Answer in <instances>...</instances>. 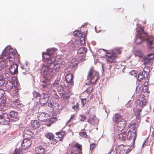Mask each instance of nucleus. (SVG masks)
Masks as SVG:
<instances>
[{
  "label": "nucleus",
  "mask_w": 154,
  "mask_h": 154,
  "mask_svg": "<svg viewBox=\"0 0 154 154\" xmlns=\"http://www.w3.org/2000/svg\"><path fill=\"white\" fill-rule=\"evenodd\" d=\"M137 136V133L136 131H131L129 130L127 134V138L129 140H131L132 145L134 144L136 138Z\"/></svg>",
  "instance_id": "12"
},
{
  "label": "nucleus",
  "mask_w": 154,
  "mask_h": 154,
  "mask_svg": "<svg viewBox=\"0 0 154 154\" xmlns=\"http://www.w3.org/2000/svg\"><path fill=\"white\" fill-rule=\"evenodd\" d=\"M79 135L83 138H86L87 137V135L85 132H81L79 133Z\"/></svg>",
  "instance_id": "42"
},
{
  "label": "nucleus",
  "mask_w": 154,
  "mask_h": 154,
  "mask_svg": "<svg viewBox=\"0 0 154 154\" xmlns=\"http://www.w3.org/2000/svg\"><path fill=\"white\" fill-rule=\"evenodd\" d=\"M122 119V116L119 114L116 113L114 114L112 117V120L116 123H117Z\"/></svg>",
  "instance_id": "21"
},
{
  "label": "nucleus",
  "mask_w": 154,
  "mask_h": 154,
  "mask_svg": "<svg viewBox=\"0 0 154 154\" xmlns=\"http://www.w3.org/2000/svg\"><path fill=\"white\" fill-rule=\"evenodd\" d=\"M53 97L56 99L57 100H58L60 98L59 96L57 95V94L54 96H53Z\"/></svg>",
  "instance_id": "63"
},
{
  "label": "nucleus",
  "mask_w": 154,
  "mask_h": 154,
  "mask_svg": "<svg viewBox=\"0 0 154 154\" xmlns=\"http://www.w3.org/2000/svg\"><path fill=\"white\" fill-rule=\"evenodd\" d=\"M54 104V102L53 100H50L48 102V105L49 107H52Z\"/></svg>",
  "instance_id": "54"
},
{
  "label": "nucleus",
  "mask_w": 154,
  "mask_h": 154,
  "mask_svg": "<svg viewBox=\"0 0 154 154\" xmlns=\"http://www.w3.org/2000/svg\"><path fill=\"white\" fill-rule=\"evenodd\" d=\"M138 125L137 124L135 123H130L128 125V127L130 129L129 130L133 131H136V130L137 129Z\"/></svg>",
  "instance_id": "23"
},
{
  "label": "nucleus",
  "mask_w": 154,
  "mask_h": 154,
  "mask_svg": "<svg viewBox=\"0 0 154 154\" xmlns=\"http://www.w3.org/2000/svg\"><path fill=\"white\" fill-rule=\"evenodd\" d=\"M60 77H57L55 80L54 82L53 85V86L54 87L57 88L59 85L60 79Z\"/></svg>",
  "instance_id": "36"
},
{
  "label": "nucleus",
  "mask_w": 154,
  "mask_h": 154,
  "mask_svg": "<svg viewBox=\"0 0 154 154\" xmlns=\"http://www.w3.org/2000/svg\"><path fill=\"white\" fill-rule=\"evenodd\" d=\"M94 90V88L93 87L91 86L89 87L86 90V91L87 93H91Z\"/></svg>",
  "instance_id": "46"
},
{
  "label": "nucleus",
  "mask_w": 154,
  "mask_h": 154,
  "mask_svg": "<svg viewBox=\"0 0 154 154\" xmlns=\"http://www.w3.org/2000/svg\"><path fill=\"white\" fill-rule=\"evenodd\" d=\"M144 97L145 96L142 94H140L136 96L137 103L140 107L143 108L147 103V101Z\"/></svg>",
  "instance_id": "7"
},
{
  "label": "nucleus",
  "mask_w": 154,
  "mask_h": 154,
  "mask_svg": "<svg viewBox=\"0 0 154 154\" xmlns=\"http://www.w3.org/2000/svg\"><path fill=\"white\" fill-rule=\"evenodd\" d=\"M57 49L55 48H52V49L48 50V52L49 53H42V57L44 61L48 62V63L51 62V61H53L52 60H51V56L50 53H53L54 51H56Z\"/></svg>",
  "instance_id": "8"
},
{
  "label": "nucleus",
  "mask_w": 154,
  "mask_h": 154,
  "mask_svg": "<svg viewBox=\"0 0 154 154\" xmlns=\"http://www.w3.org/2000/svg\"><path fill=\"white\" fill-rule=\"evenodd\" d=\"M87 77L91 83L94 84L100 78L98 72L94 69V67H91L89 70Z\"/></svg>",
  "instance_id": "2"
},
{
  "label": "nucleus",
  "mask_w": 154,
  "mask_h": 154,
  "mask_svg": "<svg viewBox=\"0 0 154 154\" xmlns=\"http://www.w3.org/2000/svg\"><path fill=\"white\" fill-rule=\"evenodd\" d=\"M35 151L38 154H44L45 150L44 148L42 146H38L35 149Z\"/></svg>",
  "instance_id": "25"
},
{
  "label": "nucleus",
  "mask_w": 154,
  "mask_h": 154,
  "mask_svg": "<svg viewBox=\"0 0 154 154\" xmlns=\"http://www.w3.org/2000/svg\"><path fill=\"white\" fill-rule=\"evenodd\" d=\"M127 136V131H124L119 134L118 137L121 140L124 141L126 139Z\"/></svg>",
  "instance_id": "30"
},
{
  "label": "nucleus",
  "mask_w": 154,
  "mask_h": 154,
  "mask_svg": "<svg viewBox=\"0 0 154 154\" xmlns=\"http://www.w3.org/2000/svg\"><path fill=\"white\" fill-rule=\"evenodd\" d=\"M88 122L90 123L95 124L97 122V120L95 116H91L89 118Z\"/></svg>",
  "instance_id": "26"
},
{
  "label": "nucleus",
  "mask_w": 154,
  "mask_h": 154,
  "mask_svg": "<svg viewBox=\"0 0 154 154\" xmlns=\"http://www.w3.org/2000/svg\"><path fill=\"white\" fill-rule=\"evenodd\" d=\"M65 79L67 83H69L72 85H73V75L72 73H69L66 75Z\"/></svg>",
  "instance_id": "18"
},
{
  "label": "nucleus",
  "mask_w": 154,
  "mask_h": 154,
  "mask_svg": "<svg viewBox=\"0 0 154 154\" xmlns=\"http://www.w3.org/2000/svg\"><path fill=\"white\" fill-rule=\"evenodd\" d=\"M4 83V80L3 77L0 75V87L3 85Z\"/></svg>",
  "instance_id": "50"
},
{
  "label": "nucleus",
  "mask_w": 154,
  "mask_h": 154,
  "mask_svg": "<svg viewBox=\"0 0 154 154\" xmlns=\"http://www.w3.org/2000/svg\"><path fill=\"white\" fill-rule=\"evenodd\" d=\"M40 126V122L38 121L34 120L32 121L31 127L32 129H36L38 128Z\"/></svg>",
  "instance_id": "20"
},
{
  "label": "nucleus",
  "mask_w": 154,
  "mask_h": 154,
  "mask_svg": "<svg viewBox=\"0 0 154 154\" xmlns=\"http://www.w3.org/2000/svg\"><path fill=\"white\" fill-rule=\"evenodd\" d=\"M147 44L148 45H150L151 46L152 44V41L149 40L147 42Z\"/></svg>",
  "instance_id": "62"
},
{
  "label": "nucleus",
  "mask_w": 154,
  "mask_h": 154,
  "mask_svg": "<svg viewBox=\"0 0 154 154\" xmlns=\"http://www.w3.org/2000/svg\"><path fill=\"white\" fill-rule=\"evenodd\" d=\"M126 146L124 145H121L116 147L115 150L117 154H126L125 153Z\"/></svg>",
  "instance_id": "15"
},
{
  "label": "nucleus",
  "mask_w": 154,
  "mask_h": 154,
  "mask_svg": "<svg viewBox=\"0 0 154 154\" xmlns=\"http://www.w3.org/2000/svg\"><path fill=\"white\" fill-rule=\"evenodd\" d=\"M140 121V115H138L136 117V121L137 122H139Z\"/></svg>",
  "instance_id": "61"
},
{
  "label": "nucleus",
  "mask_w": 154,
  "mask_h": 154,
  "mask_svg": "<svg viewBox=\"0 0 154 154\" xmlns=\"http://www.w3.org/2000/svg\"><path fill=\"white\" fill-rule=\"evenodd\" d=\"M96 144L92 143L90 145V150H92L96 147Z\"/></svg>",
  "instance_id": "51"
},
{
  "label": "nucleus",
  "mask_w": 154,
  "mask_h": 154,
  "mask_svg": "<svg viewBox=\"0 0 154 154\" xmlns=\"http://www.w3.org/2000/svg\"><path fill=\"white\" fill-rule=\"evenodd\" d=\"M129 73L131 75L135 76L137 75V72L136 71L132 70Z\"/></svg>",
  "instance_id": "55"
},
{
  "label": "nucleus",
  "mask_w": 154,
  "mask_h": 154,
  "mask_svg": "<svg viewBox=\"0 0 154 154\" xmlns=\"http://www.w3.org/2000/svg\"><path fill=\"white\" fill-rule=\"evenodd\" d=\"M146 57L149 59L150 60H152L154 58V54L151 53L148 55Z\"/></svg>",
  "instance_id": "45"
},
{
  "label": "nucleus",
  "mask_w": 154,
  "mask_h": 154,
  "mask_svg": "<svg viewBox=\"0 0 154 154\" xmlns=\"http://www.w3.org/2000/svg\"><path fill=\"white\" fill-rule=\"evenodd\" d=\"M81 119H80V120L82 121H84L86 119V116L84 115H81L80 116Z\"/></svg>",
  "instance_id": "57"
},
{
  "label": "nucleus",
  "mask_w": 154,
  "mask_h": 154,
  "mask_svg": "<svg viewBox=\"0 0 154 154\" xmlns=\"http://www.w3.org/2000/svg\"><path fill=\"white\" fill-rule=\"evenodd\" d=\"M127 121L124 119H121L117 123V126L116 131L119 132L124 128L126 125Z\"/></svg>",
  "instance_id": "13"
},
{
  "label": "nucleus",
  "mask_w": 154,
  "mask_h": 154,
  "mask_svg": "<svg viewBox=\"0 0 154 154\" xmlns=\"http://www.w3.org/2000/svg\"><path fill=\"white\" fill-rule=\"evenodd\" d=\"M38 119L40 121H44L45 120V114L44 113L40 114L38 116Z\"/></svg>",
  "instance_id": "40"
},
{
  "label": "nucleus",
  "mask_w": 154,
  "mask_h": 154,
  "mask_svg": "<svg viewBox=\"0 0 154 154\" xmlns=\"http://www.w3.org/2000/svg\"><path fill=\"white\" fill-rule=\"evenodd\" d=\"M10 119L14 121L17 120L18 119V115L17 112H15V111H12L10 113Z\"/></svg>",
  "instance_id": "22"
},
{
  "label": "nucleus",
  "mask_w": 154,
  "mask_h": 154,
  "mask_svg": "<svg viewBox=\"0 0 154 154\" xmlns=\"http://www.w3.org/2000/svg\"><path fill=\"white\" fill-rule=\"evenodd\" d=\"M109 154H117V153H116V151L115 152V151L112 150L110 152Z\"/></svg>",
  "instance_id": "64"
},
{
  "label": "nucleus",
  "mask_w": 154,
  "mask_h": 154,
  "mask_svg": "<svg viewBox=\"0 0 154 154\" xmlns=\"http://www.w3.org/2000/svg\"><path fill=\"white\" fill-rule=\"evenodd\" d=\"M57 90L59 91H63V92L60 93V96L61 98L63 99H68L70 96L68 90L65 88H64L62 86L60 85L57 88Z\"/></svg>",
  "instance_id": "10"
},
{
  "label": "nucleus",
  "mask_w": 154,
  "mask_h": 154,
  "mask_svg": "<svg viewBox=\"0 0 154 154\" xmlns=\"http://www.w3.org/2000/svg\"><path fill=\"white\" fill-rule=\"evenodd\" d=\"M79 63L78 61L75 58H73L69 62L68 67L65 69L66 73L74 71Z\"/></svg>",
  "instance_id": "4"
},
{
  "label": "nucleus",
  "mask_w": 154,
  "mask_h": 154,
  "mask_svg": "<svg viewBox=\"0 0 154 154\" xmlns=\"http://www.w3.org/2000/svg\"><path fill=\"white\" fill-rule=\"evenodd\" d=\"M53 64V61H51V62L48 63L46 65L43 64L42 67L41 73L44 75L47 76L49 74V70L51 68V66Z\"/></svg>",
  "instance_id": "9"
},
{
  "label": "nucleus",
  "mask_w": 154,
  "mask_h": 154,
  "mask_svg": "<svg viewBox=\"0 0 154 154\" xmlns=\"http://www.w3.org/2000/svg\"><path fill=\"white\" fill-rule=\"evenodd\" d=\"M86 98H81V103L83 106H84L85 105L86 103Z\"/></svg>",
  "instance_id": "56"
},
{
  "label": "nucleus",
  "mask_w": 154,
  "mask_h": 154,
  "mask_svg": "<svg viewBox=\"0 0 154 154\" xmlns=\"http://www.w3.org/2000/svg\"><path fill=\"white\" fill-rule=\"evenodd\" d=\"M87 48L82 47L78 50V53L80 54H85L87 53Z\"/></svg>",
  "instance_id": "33"
},
{
  "label": "nucleus",
  "mask_w": 154,
  "mask_h": 154,
  "mask_svg": "<svg viewBox=\"0 0 154 154\" xmlns=\"http://www.w3.org/2000/svg\"><path fill=\"white\" fill-rule=\"evenodd\" d=\"M70 154H82V146L78 143L73 144L71 149Z\"/></svg>",
  "instance_id": "6"
},
{
  "label": "nucleus",
  "mask_w": 154,
  "mask_h": 154,
  "mask_svg": "<svg viewBox=\"0 0 154 154\" xmlns=\"http://www.w3.org/2000/svg\"><path fill=\"white\" fill-rule=\"evenodd\" d=\"M75 117V116L74 114L72 115L71 116V117L69 119V120L68 121V122L69 123L71 122L72 120Z\"/></svg>",
  "instance_id": "58"
},
{
  "label": "nucleus",
  "mask_w": 154,
  "mask_h": 154,
  "mask_svg": "<svg viewBox=\"0 0 154 154\" xmlns=\"http://www.w3.org/2000/svg\"><path fill=\"white\" fill-rule=\"evenodd\" d=\"M116 12L119 13H123L124 11V9L122 8H117L115 9Z\"/></svg>",
  "instance_id": "43"
},
{
  "label": "nucleus",
  "mask_w": 154,
  "mask_h": 154,
  "mask_svg": "<svg viewBox=\"0 0 154 154\" xmlns=\"http://www.w3.org/2000/svg\"><path fill=\"white\" fill-rule=\"evenodd\" d=\"M45 137L50 140H51L54 137V135L51 133L48 132L46 133L45 135Z\"/></svg>",
  "instance_id": "35"
},
{
  "label": "nucleus",
  "mask_w": 154,
  "mask_h": 154,
  "mask_svg": "<svg viewBox=\"0 0 154 154\" xmlns=\"http://www.w3.org/2000/svg\"><path fill=\"white\" fill-rule=\"evenodd\" d=\"M57 120V118L55 117H53L52 118H51L48 120L46 122V125L48 127H50L51 124L54 123Z\"/></svg>",
  "instance_id": "31"
},
{
  "label": "nucleus",
  "mask_w": 154,
  "mask_h": 154,
  "mask_svg": "<svg viewBox=\"0 0 154 154\" xmlns=\"http://www.w3.org/2000/svg\"><path fill=\"white\" fill-rule=\"evenodd\" d=\"M4 94V91L2 89H0V99L2 98Z\"/></svg>",
  "instance_id": "53"
},
{
  "label": "nucleus",
  "mask_w": 154,
  "mask_h": 154,
  "mask_svg": "<svg viewBox=\"0 0 154 154\" xmlns=\"http://www.w3.org/2000/svg\"><path fill=\"white\" fill-rule=\"evenodd\" d=\"M143 73V72H141L138 74L137 79L139 82H141L145 77Z\"/></svg>",
  "instance_id": "34"
},
{
  "label": "nucleus",
  "mask_w": 154,
  "mask_h": 154,
  "mask_svg": "<svg viewBox=\"0 0 154 154\" xmlns=\"http://www.w3.org/2000/svg\"><path fill=\"white\" fill-rule=\"evenodd\" d=\"M11 103L16 105H19L20 104V100L19 99L17 98V97H12L11 98Z\"/></svg>",
  "instance_id": "24"
},
{
  "label": "nucleus",
  "mask_w": 154,
  "mask_h": 154,
  "mask_svg": "<svg viewBox=\"0 0 154 154\" xmlns=\"http://www.w3.org/2000/svg\"><path fill=\"white\" fill-rule=\"evenodd\" d=\"M73 34L75 37H80V39L81 41L83 42H83L82 44H84L85 43V38L86 37L85 34H82V32L79 30L74 31Z\"/></svg>",
  "instance_id": "14"
},
{
  "label": "nucleus",
  "mask_w": 154,
  "mask_h": 154,
  "mask_svg": "<svg viewBox=\"0 0 154 154\" xmlns=\"http://www.w3.org/2000/svg\"><path fill=\"white\" fill-rule=\"evenodd\" d=\"M10 117H8V116L7 114L4 113L2 117V118H1V119L2 120L3 122L7 123V122H9L10 121Z\"/></svg>",
  "instance_id": "32"
},
{
  "label": "nucleus",
  "mask_w": 154,
  "mask_h": 154,
  "mask_svg": "<svg viewBox=\"0 0 154 154\" xmlns=\"http://www.w3.org/2000/svg\"><path fill=\"white\" fill-rule=\"evenodd\" d=\"M146 35V33L144 32L143 28L141 27L137 35V38L135 40L136 44L137 45L140 44L143 41H144V37Z\"/></svg>",
  "instance_id": "5"
},
{
  "label": "nucleus",
  "mask_w": 154,
  "mask_h": 154,
  "mask_svg": "<svg viewBox=\"0 0 154 154\" xmlns=\"http://www.w3.org/2000/svg\"><path fill=\"white\" fill-rule=\"evenodd\" d=\"M21 149H16L13 154H22Z\"/></svg>",
  "instance_id": "41"
},
{
  "label": "nucleus",
  "mask_w": 154,
  "mask_h": 154,
  "mask_svg": "<svg viewBox=\"0 0 154 154\" xmlns=\"http://www.w3.org/2000/svg\"><path fill=\"white\" fill-rule=\"evenodd\" d=\"M148 137L146 138L145 139V140L144 142L143 143V145L142 147L143 148L144 146H148L149 145V144H148Z\"/></svg>",
  "instance_id": "48"
},
{
  "label": "nucleus",
  "mask_w": 154,
  "mask_h": 154,
  "mask_svg": "<svg viewBox=\"0 0 154 154\" xmlns=\"http://www.w3.org/2000/svg\"><path fill=\"white\" fill-rule=\"evenodd\" d=\"M32 140L30 139H24L21 144V149L25 150L29 149L32 143Z\"/></svg>",
  "instance_id": "11"
},
{
  "label": "nucleus",
  "mask_w": 154,
  "mask_h": 154,
  "mask_svg": "<svg viewBox=\"0 0 154 154\" xmlns=\"http://www.w3.org/2000/svg\"><path fill=\"white\" fill-rule=\"evenodd\" d=\"M149 72V68L148 67H145L143 69V72L146 74V75H148Z\"/></svg>",
  "instance_id": "47"
},
{
  "label": "nucleus",
  "mask_w": 154,
  "mask_h": 154,
  "mask_svg": "<svg viewBox=\"0 0 154 154\" xmlns=\"http://www.w3.org/2000/svg\"><path fill=\"white\" fill-rule=\"evenodd\" d=\"M52 142L54 144L56 143H57L58 141L56 139L54 138V137L53 139H52Z\"/></svg>",
  "instance_id": "59"
},
{
  "label": "nucleus",
  "mask_w": 154,
  "mask_h": 154,
  "mask_svg": "<svg viewBox=\"0 0 154 154\" xmlns=\"http://www.w3.org/2000/svg\"><path fill=\"white\" fill-rule=\"evenodd\" d=\"M48 100V96L46 94H42L40 98H39V101L42 106L46 104Z\"/></svg>",
  "instance_id": "16"
},
{
  "label": "nucleus",
  "mask_w": 154,
  "mask_h": 154,
  "mask_svg": "<svg viewBox=\"0 0 154 154\" xmlns=\"http://www.w3.org/2000/svg\"><path fill=\"white\" fill-rule=\"evenodd\" d=\"M57 94L56 92L54 90H51L50 94L52 96V97L54 96Z\"/></svg>",
  "instance_id": "52"
},
{
  "label": "nucleus",
  "mask_w": 154,
  "mask_h": 154,
  "mask_svg": "<svg viewBox=\"0 0 154 154\" xmlns=\"http://www.w3.org/2000/svg\"><path fill=\"white\" fill-rule=\"evenodd\" d=\"M6 49L8 50L9 49L8 52H3L2 54V59L4 60L8 59L9 61L14 62L15 57V56L17 52L16 50H15L11 48V46H8Z\"/></svg>",
  "instance_id": "1"
},
{
  "label": "nucleus",
  "mask_w": 154,
  "mask_h": 154,
  "mask_svg": "<svg viewBox=\"0 0 154 154\" xmlns=\"http://www.w3.org/2000/svg\"><path fill=\"white\" fill-rule=\"evenodd\" d=\"M134 54L135 56L141 57L142 56V54L139 50H136L134 52Z\"/></svg>",
  "instance_id": "38"
},
{
  "label": "nucleus",
  "mask_w": 154,
  "mask_h": 154,
  "mask_svg": "<svg viewBox=\"0 0 154 154\" xmlns=\"http://www.w3.org/2000/svg\"><path fill=\"white\" fill-rule=\"evenodd\" d=\"M18 65L13 63L10 66L9 70L10 73L13 75H15L18 73Z\"/></svg>",
  "instance_id": "17"
},
{
  "label": "nucleus",
  "mask_w": 154,
  "mask_h": 154,
  "mask_svg": "<svg viewBox=\"0 0 154 154\" xmlns=\"http://www.w3.org/2000/svg\"><path fill=\"white\" fill-rule=\"evenodd\" d=\"M122 48H117L113 51L112 54L107 53L106 56L107 58L106 60L109 63H112L115 62V59L117 57L119 54H120L122 52Z\"/></svg>",
  "instance_id": "3"
},
{
  "label": "nucleus",
  "mask_w": 154,
  "mask_h": 154,
  "mask_svg": "<svg viewBox=\"0 0 154 154\" xmlns=\"http://www.w3.org/2000/svg\"><path fill=\"white\" fill-rule=\"evenodd\" d=\"M24 136L27 138V139H30V137H32L33 133L32 132L28 129H26L24 131Z\"/></svg>",
  "instance_id": "29"
},
{
  "label": "nucleus",
  "mask_w": 154,
  "mask_h": 154,
  "mask_svg": "<svg viewBox=\"0 0 154 154\" xmlns=\"http://www.w3.org/2000/svg\"><path fill=\"white\" fill-rule=\"evenodd\" d=\"M32 94L33 97L36 98H37V97H39L40 98L41 97L42 95V94H41L35 91H34L33 92Z\"/></svg>",
  "instance_id": "39"
},
{
  "label": "nucleus",
  "mask_w": 154,
  "mask_h": 154,
  "mask_svg": "<svg viewBox=\"0 0 154 154\" xmlns=\"http://www.w3.org/2000/svg\"><path fill=\"white\" fill-rule=\"evenodd\" d=\"M79 104L78 102L76 103L75 104H74L72 106V108L74 109L76 112H78L79 110Z\"/></svg>",
  "instance_id": "37"
},
{
  "label": "nucleus",
  "mask_w": 154,
  "mask_h": 154,
  "mask_svg": "<svg viewBox=\"0 0 154 154\" xmlns=\"http://www.w3.org/2000/svg\"><path fill=\"white\" fill-rule=\"evenodd\" d=\"M47 81L45 79L44 80L42 81V84L41 85L43 88H45L47 86Z\"/></svg>",
  "instance_id": "49"
},
{
  "label": "nucleus",
  "mask_w": 154,
  "mask_h": 154,
  "mask_svg": "<svg viewBox=\"0 0 154 154\" xmlns=\"http://www.w3.org/2000/svg\"><path fill=\"white\" fill-rule=\"evenodd\" d=\"M150 60L146 57H145L144 58L143 60V63L144 65L147 64L150 61Z\"/></svg>",
  "instance_id": "44"
},
{
  "label": "nucleus",
  "mask_w": 154,
  "mask_h": 154,
  "mask_svg": "<svg viewBox=\"0 0 154 154\" xmlns=\"http://www.w3.org/2000/svg\"><path fill=\"white\" fill-rule=\"evenodd\" d=\"M13 90H14L15 91H14V93L16 94L17 93V92L18 91L19 89H18V88L15 86H14Z\"/></svg>",
  "instance_id": "60"
},
{
  "label": "nucleus",
  "mask_w": 154,
  "mask_h": 154,
  "mask_svg": "<svg viewBox=\"0 0 154 154\" xmlns=\"http://www.w3.org/2000/svg\"><path fill=\"white\" fill-rule=\"evenodd\" d=\"M64 62H62L61 63L58 62L56 64H53L52 65H53V67L52 68V69L54 70H55V72H58L59 71L60 67V64H63Z\"/></svg>",
  "instance_id": "27"
},
{
  "label": "nucleus",
  "mask_w": 154,
  "mask_h": 154,
  "mask_svg": "<svg viewBox=\"0 0 154 154\" xmlns=\"http://www.w3.org/2000/svg\"><path fill=\"white\" fill-rule=\"evenodd\" d=\"M14 86V83L11 81L8 82L5 85L6 89L8 91H11L13 89Z\"/></svg>",
  "instance_id": "28"
},
{
  "label": "nucleus",
  "mask_w": 154,
  "mask_h": 154,
  "mask_svg": "<svg viewBox=\"0 0 154 154\" xmlns=\"http://www.w3.org/2000/svg\"><path fill=\"white\" fill-rule=\"evenodd\" d=\"M65 134V131L63 130L57 132L56 135L57 136L56 138L59 139V141H61L63 140V138Z\"/></svg>",
  "instance_id": "19"
}]
</instances>
